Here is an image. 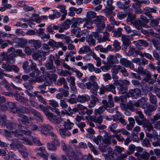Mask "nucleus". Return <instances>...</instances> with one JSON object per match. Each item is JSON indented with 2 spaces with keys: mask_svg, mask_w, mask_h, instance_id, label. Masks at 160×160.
<instances>
[{
  "mask_svg": "<svg viewBox=\"0 0 160 160\" xmlns=\"http://www.w3.org/2000/svg\"><path fill=\"white\" fill-rule=\"evenodd\" d=\"M16 155L12 151H9L8 152V154H6V156L4 158V159L6 160H9L11 158H14L17 157Z\"/></svg>",
  "mask_w": 160,
  "mask_h": 160,
  "instance_id": "nucleus-49",
  "label": "nucleus"
},
{
  "mask_svg": "<svg viewBox=\"0 0 160 160\" xmlns=\"http://www.w3.org/2000/svg\"><path fill=\"white\" fill-rule=\"evenodd\" d=\"M122 102L123 103H121V108L123 110L126 111L127 109H130V110L132 112L134 111L137 109L136 110L134 107H132L131 105H130V104L129 103H127V104L126 102Z\"/></svg>",
  "mask_w": 160,
  "mask_h": 160,
  "instance_id": "nucleus-24",
  "label": "nucleus"
},
{
  "mask_svg": "<svg viewBox=\"0 0 160 160\" xmlns=\"http://www.w3.org/2000/svg\"><path fill=\"white\" fill-rule=\"evenodd\" d=\"M130 0L122 1L121 2V9H127L131 6Z\"/></svg>",
  "mask_w": 160,
  "mask_h": 160,
  "instance_id": "nucleus-40",
  "label": "nucleus"
},
{
  "mask_svg": "<svg viewBox=\"0 0 160 160\" xmlns=\"http://www.w3.org/2000/svg\"><path fill=\"white\" fill-rule=\"evenodd\" d=\"M146 135L148 138L149 139L153 138L154 140H155L156 138H158V134L156 131L155 130H152V131L149 132H146Z\"/></svg>",
  "mask_w": 160,
  "mask_h": 160,
  "instance_id": "nucleus-30",
  "label": "nucleus"
},
{
  "mask_svg": "<svg viewBox=\"0 0 160 160\" xmlns=\"http://www.w3.org/2000/svg\"><path fill=\"white\" fill-rule=\"evenodd\" d=\"M15 123L10 122L7 123L6 125V128L8 130L11 131L14 129L16 126Z\"/></svg>",
  "mask_w": 160,
  "mask_h": 160,
  "instance_id": "nucleus-51",
  "label": "nucleus"
},
{
  "mask_svg": "<svg viewBox=\"0 0 160 160\" xmlns=\"http://www.w3.org/2000/svg\"><path fill=\"white\" fill-rule=\"evenodd\" d=\"M39 107L50 121L57 124H59L62 121V120L61 118L56 116L53 113L51 112L49 110V109H50L58 115H60V111L58 108H56L57 107L52 108L48 106L46 107L41 104L39 105Z\"/></svg>",
  "mask_w": 160,
  "mask_h": 160,
  "instance_id": "nucleus-1",
  "label": "nucleus"
},
{
  "mask_svg": "<svg viewBox=\"0 0 160 160\" xmlns=\"http://www.w3.org/2000/svg\"><path fill=\"white\" fill-rule=\"evenodd\" d=\"M77 106H78L77 109L79 114L84 115L86 114L88 115H90L92 114L93 111L92 109H89L87 107L80 104H78Z\"/></svg>",
  "mask_w": 160,
  "mask_h": 160,
  "instance_id": "nucleus-7",
  "label": "nucleus"
},
{
  "mask_svg": "<svg viewBox=\"0 0 160 160\" xmlns=\"http://www.w3.org/2000/svg\"><path fill=\"white\" fill-rule=\"evenodd\" d=\"M105 110V107L103 106L100 107L98 108L95 109L94 110L95 114L97 115L102 114Z\"/></svg>",
  "mask_w": 160,
  "mask_h": 160,
  "instance_id": "nucleus-55",
  "label": "nucleus"
},
{
  "mask_svg": "<svg viewBox=\"0 0 160 160\" xmlns=\"http://www.w3.org/2000/svg\"><path fill=\"white\" fill-rule=\"evenodd\" d=\"M102 102L104 106L109 108H113L114 107V102L112 100V95H109L108 96V101L107 100L103 99L102 101Z\"/></svg>",
  "mask_w": 160,
  "mask_h": 160,
  "instance_id": "nucleus-13",
  "label": "nucleus"
},
{
  "mask_svg": "<svg viewBox=\"0 0 160 160\" xmlns=\"http://www.w3.org/2000/svg\"><path fill=\"white\" fill-rule=\"evenodd\" d=\"M149 101L151 103L155 104L157 102V100L156 96L152 93L149 94Z\"/></svg>",
  "mask_w": 160,
  "mask_h": 160,
  "instance_id": "nucleus-59",
  "label": "nucleus"
},
{
  "mask_svg": "<svg viewBox=\"0 0 160 160\" xmlns=\"http://www.w3.org/2000/svg\"><path fill=\"white\" fill-rule=\"evenodd\" d=\"M86 41L88 42L89 44L94 45L95 43V41L93 38L92 35H88L87 37Z\"/></svg>",
  "mask_w": 160,
  "mask_h": 160,
  "instance_id": "nucleus-63",
  "label": "nucleus"
},
{
  "mask_svg": "<svg viewBox=\"0 0 160 160\" xmlns=\"http://www.w3.org/2000/svg\"><path fill=\"white\" fill-rule=\"evenodd\" d=\"M60 143L58 142V144L55 143L54 142L51 141V143L47 144V147L48 149L50 150L55 151L57 149V147L58 146H59Z\"/></svg>",
  "mask_w": 160,
  "mask_h": 160,
  "instance_id": "nucleus-34",
  "label": "nucleus"
},
{
  "mask_svg": "<svg viewBox=\"0 0 160 160\" xmlns=\"http://www.w3.org/2000/svg\"><path fill=\"white\" fill-rule=\"evenodd\" d=\"M92 120L95 123L100 124L102 122L103 117L101 115L98 117L94 116L92 119Z\"/></svg>",
  "mask_w": 160,
  "mask_h": 160,
  "instance_id": "nucleus-43",
  "label": "nucleus"
},
{
  "mask_svg": "<svg viewBox=\"0 0 160 160\" xmlns=\"http://www.w3.org/2000/svg\"><path fill=\"white\" fill-rule=\"evenodd\" d=\"M7 53H9V54L6 56L5 60L8 62L9 63H13L15 62V58L16 57L15 53H14L12 51L8 52V50Z\"/></svg>",
  "mask_w": 160,
  "mask_h": 160,
  "instance_id": "nucleus-19",
  "label": "nucleus"
},
{
  "mask_svg": "<svg viewBox=\"0 0 160 160\" xmlns=\"http://www.w3.org/2000/svg\"><path fill=\"white\" fill-rule=\"evenodd\" d=\"M150 19L151 21L150 22V25L151 26L155 27L158 25L160 20V18H157L153 19V18L152 19Z\"/></svg>",
  "mask_w": 160,
  "mask_h": 160,
  "instance_id": "nucleus-52",
  "label": "nucleus"
},
{
  "mask_svg": "<svg viewBox=\"0 0 160 160\" xmlns=\"http://www.w3.org/2000/svg\"><path fill=\"white\" fill-rule=\"evenodd\" d=\"M74 123L71 122L69 119H67L66 122H64V126L66 129H71L74 125Z\"/></svg>",
  "mask_w": 160,
  "mask_h": 160,
  "instance_id": "nucleus-50",
  "label": "nucleus"
},
{
  "mask_svg": "<svg viewBox=\"0 0 160 160\" xmlns=\"http://www.w3.org/2000/svg\"><path fill=\"white\" fill-rule=\"evenodd\" d=\"M98 88V87L97 83L95 82H92V88L91 92L94 95H96L97 93V91Z\"/></svg>",
  "mask_w": 160,
  "mask_h": 160,
  "instance_id": "nucleus-61",
  "label": "nucleus"
},
{
  "mask_svg": "<svg viewBox=\"0 0 160 160\" xmlns=\"http://www.w3.org/2000/svg\"><path fill=\"white\" fill-rule=\"evenodd\" d=\"M45 67L47 70L49 71L50 72H54L56 71V68L53 65V63L47 62L45 64Z\"/></svg>",
  "mask_w": 160,
  "mask_h": 160,
  "instance_id": "nucleus-32",
  "label": "nucleus"
},
{
  "mask_svg": "<svg viewBox=\"0 0 160 160\" xmlns=\"http://www.w3.org/2000/svg\"><path fill=\"white\" fill-rule=\"evenodd\" d=\"M8 52L10 51L13 52L14 53H15L16 57L19 56L20 57L24 58L26 56L25 54L22 52L21 49H18L16 50L13 47L9 48L8 49Z\"/></svg>",
  "mask_w": 160,
  "mask_h": 160,
  "instance_id": "nucleus-25",
  "label": "nucleus"
},
{
  "mask_svg": "<svg viewBox=\"0 0 160 160\" xmlns=\"http://www.w3.org/2000/svg\"><path fill=\"white\" fill-rule=\"evenodd\" d=\"M33 59L36 61H38L39 66L42 65V61H44L46 59V54L44 52H40L39 53H35L32 55Z\"/></svg>",
  "mask_w": 160,
  "mask_h": 160,
  "instance_id": "nucleus-9",
  "label": "nucleus"
},
{
  "mask_svg": "<svg viewBox=\"0 0 160 160\" xmlns=\"http://www.w3.org/2000/svg\"><path fill=\"white\" fill-rule=\"evenodd\" d=\"M146 106V108L144 110V112L148 116H150L151 115V113L155 110L157 108L156 105H150V104H147Z\"/></svg>",
  "mask_w": 160,
  "mask_h": 160,
  "instance_id": "nucleus-20",
  "label": "nucleus"
},
{
  "mask_svg": "<svg viewBox=\"0 0 160 160\" xmlns=\"http://www.w3.org/2000/svg\"><path fill=\"white\" fill-rule=\"evenodd\" d=\"M81 31L80 28L79 27H75V28H73L71 30L72 36H75L77 38L80 37L81 36L80 34Z\"/></svg>",
  "mask_w": 160,
  "mask_h": 160,
  "instance_id": "nucleus-36",
  "label": "nucleus"
},
{
  "mask_svg": "<svg viewBox=\"0 0 160 160\" xmlns=\"http://www.w3.org/2000/svg\"><path fill=\"white\" fill-rule=\"evenodd\" d=\"M105 88L107 91H110L113 93H116V92L115 90V87L112 84L106 86Z\"/></svg>",
  "mask_w": 160,
  "mask_h": 160,
  "instance_id": "nucleus-56",
  "label": "nucleus"
},
{
  "mask_svg": "<svg viewBox=\"0 0 160 160\" xmlns=\"http://www.w3.org/2000/svg\"><path fill=\"white\" fill-rule=\"evenodd\" d=\"M140 89L136 88L135 89H130L128 92H126L125 93H123L121 95V102H127V99L130 97H132L134 98L139 97L141 94Z\"/></svg>",
  "mask_w": 160,
  "mask_h": 160,
  "instance_id": "nucleus-3",
  "label": "nucleus"
},
{
  "mask_svg": "<svg viewBox=\"0 0 160 160\" xmlns=\"http://www.w3.org/2000/svg\"><path fill=\"white\" fill-rule=\"evenodd\" d=\"M153 36L154 37L152 40L153 44L157 50H160V35L156 33H154Z\"/></svg>",
  "mask_w": 160,
  "mask_h": 160,
  "instance_id": "nucleus-12",
  "label": "nucleus"
},
{
  "mask_svg": "<svg viewBox=\"0 0 160 160\" xmlns=\"http://www.w3.org/2000/svg\"><path fill=\"white\" fill-rule=\"evenodd\" d=\"M48 135L51 136L52 139L53 140L52 141L54 142L55 143H57L58 144V142H59L58 137L54 132H51L49 133Z\"/></svg>",
  "mask_w": 160,
  "mask_h": 160,
  "instance_id": "nucleus-60",
  "label": "nucleus"
},
{
  "mask_svg": "<svg viewBox=\"0 0 160 160\" xmlns=\"http://www.w3.org/2000/svg\"><path fill=\"white\" fill-rule=\"evenodd\" d=\"M67 101L72 104L76 103L78 102L77 98H76L74 94H71L69 98L67 99Z\"/></svg>",
  "mask_w": 160,
  "mask_h": 160,
  "instance_id": "nucleus-46",
  "label": "nucleus"
},
{
  "mask_svg": "<svg viewBox=\"0 0 160 160\" xmlns=\"http://www.w3.org/2000/svg\"><path fill=\"white\" fill-rule=\"evenodd\" d=\"M59 28V26L54 25L52 26V25H48L47 28V33L49 35L51 34H54L55 32H54V30H57Z\"/></svg>",
  "mask_w": 160,
  "mask_h": 160,
  "instance_id": "nucleus-26",
  "label": "nucleus"
},
{
  "mask_svg": "<svg viewBox=\"0 0 160 160\" xmlns=\"http://www.w3.org/2000/svg\"><path fill=\"white\" fill-rule=\"evenodd\" d=\"M92 51L90 47L86 45L81 48L78 51V53L80 54L89 53L90 54V53Z\"/></svg>",
  "mask_w": 160,
  "mask_h": 160,
  "instance_id": "nucleus-31",
  "label": "nucleus"
},
{
  "mask_svg": "<svg viewBox=\"0 0 160 160\" xmlns=\"http://www.w3.org/2000/svg\"><path fill=\"white\" fill-rule=\"evenodd\" d=\"M130 105H131L132 107H134L133 106H136L137 107H139L143 104L141 100H138L137 102L133 100L131 103H130Z\"/></svg>",
  "mask_w": 160,
  "mask_h": 160,
  "instance_id": "nucleus-53",
  "label": "nucleus"
},
{
  "mask_svg": "<svg viewBox=\"0 0 160 160\" xmlns=\"http://www.w3.org/2000/svg\"><path fill=\"white\" fill-rule=\"evenodd\" d=\"M32 114L33 115L35 119L37 120L39 122H43V117L40 112L35 109L34 112H32Z\"/></svg>",
  "mask_w": 160,
  "mask_h": 160,
  "instance_id": "nucleus-35",
  "label": "nucleus"
},
{
  "mask_svg": "<svg viewBox=\"0 0 160 160\" xmlns=\"http://www.w3.org/2000/svg\"><path fill=\"white\" fill-rule=\"evenodd\" d=\"M103 36L99 39V43L105 42L106 41H109V33L107 32H104L103 33Z\"/></svg>",
  "mask_w": 160,
  "mask_h": 160,
  "instance_id": "nucleus-54",
  "label": "nucleus"
},
{
  "mask_svg": "<svg viewBox=\"0 0 160 160\" xmlns=\"http://www.w3.org/2000/svg\"><path fill=\"white\" fill-rule=\"evenodd\" d=\"M8 108L10 109L11 111L14 113L18 111V108L17 107L15 103L12 102H8L7 103Z\"/></svg>",
  "mask_w": 160,
  "mask_h": 160,
  "instance_id": "nucleus-38",
  "label": "nucleus"
},
{
  "mask_svg": "<svg viewBox=\"0 0 160 160\" xmlns=\"http://www.w3.org/2000/svg\"><path fill=\"white\" fill-rule=\"evenodd\" d=\"M136 113L138 114L139 118L142 120H140L138 116H135V118L136 122L139 125H142L144 128H146L148 131V132H149L154 130L153 127L150 122L148 120H147L144 117V115L143 114L141 109L139 108L136 110Z\"/></svg>",
  "mask_w": 160,
  "mask_h": 160,
  "instance_id": "nucleus-2",
  "label": "nucleus"
},
{
  "mask_svg": "<svg viewBox=\"0 0 160 160\" xmlns=\"http://www.w3.org/2000/svg\"><path fill=\"white\" fill-rule=\"evenodd\" d=\"M71 23V21L68 19L65 20L62 24V26L65 30L68 29L70 28V25Z\"/></svg>",
  "mask_w": 160,
  "mask_h": 160,
  "instance_id": "nucleus-58",
  "label": "nucleus"
},
{
  "mask_svg": "<svg viewBox=\"0 0 160 160\" xmlns=\"http://www.w3.org/2000/svg\"><path fill=\"white\" fill-rule=\"evenodd\" d=\"M105 158L106 160H120V147L116 146L113 154L106 155Z\"/></svg>",
  "mask_w": 160,
  "mask_h": 160,
  "instance_id": "nucleus-6",
  "label": "nucleus"
},
{
  "mask_svg": "<svg viewBox=\"0 0 160 160\" xmlns=\"http://www.w3.org/2000/svg\"><path fill=\"white\" fill-rule=\"evenodd\" d=\"M18 152L25 159H28V155H31L32 154L31 152L29 150H27L26 148V150L24 149H20L18 150Z\"/></svg>",
  "mask_w": 160,
  "mask_h": 160,
  "instance_id": "nucleus-27",
  "label": "nucleus"
},
{
  "mask_svg": "<svg viewBox=\"0 0 160 160\" xmlns=\"http://www.w3.org/2000/svg\"><path fill=\"white\" fill-rule=\"evenodd\" d=\"M40 131L42 133L45 135H48L50 131L52 129V126L48 124H44L40 127Z\"/></svg>",
  "mask_w": 160,
  "mask_h": 160,
  "instance_id": "nucleus-11",
  "label": "nucleus"
},
{
  "mask_svg": "<svg viewBox=\"0 0 160 160\" xmlns=\"http://www.w3.org/2000/svg\"><path fill=\"white\" fill-rule=\"evenodd\" d=\"M141 75L145 76L142 79L141 83L145 87L147 86V82L149 84H152L156 82V80L152 78L151 72L147 69H145L142 72Z\"/></svg>",
  "mask_w": 160,
  "mask_h": 160,
  "instance_id": "nucleus-4",
  "label": "nucleus"
},
{
  "mask_svg": "<svg viewBox=\"0 0 160 160\" xmlns=\"http://www.w3.org/2000/svg\"><path fill=\"white\" fill-rule=\"evenodd\" d=\"M149 153L145 152L143 153L142 154L140 155V157L142 160H157V158L155 156H152L149 160Z\"/></svg>",
  "mask_w": 160,
  "mask_h": 160,
  "instance_id": "nucleus-29",
  "label": "nucleus"
},
{
  "mask_svg": "<svg viewBox=\"0 0 160 160\" xmlns=\"http://www.w3.org/2000/svg\"><path fill=\"white\" fill-rule=\"evenodd\" d=\"M88 68V69L90 72L93 71L95 67L94 65L91 63H88L87 65H84V66L81 68V69L83 70H86Z\"/></svg>",
  "mask_w": 160,
  "mask_h": 160,
  "instance_id": "nucleus-42",
  "label": "nucleus"
},
{
  "mask_svg": "<svg viewBox=\"0 0 160 160\" xmlns=\"http://www.w3.org/2000/svg\"><path fill=\"white\" fill-rule=\"evenodd\" d=\"M142 52L138 50H137L133 47L130 48L128 51L127 52L126 51H124V54L128 56H133L134 57L138 55L141 54Z\"/></svg>",
  "mask_w": 160,
  "mask_h": 160,
  "instance_id": "nucleus-15",
  "label": "nucleus"
},
{
  "mask_svg": "<svg viewBox=\"0 0 160 160\" xmlns=\"http://www.w3.org/2000/svg\"><path fill=\"white\" fill-rule=\"evenodd\" d=\"M18 127L19 131L17 130H15L12 131V132L14 134L15 137H18L19 136H20L24 132V130H26L28 129L29 127H25L22 126L21 124H19L18 125Z\"/></svg>",
  "mask_w": 160,
  "mask_h": 160,
  "instance_id": "nucleus-17",
  "label": "nucleus"
},
{
  "mask_svg": "<svg viewBox=\"0 0 160 160\" xmlns=\"http://www.w3.org/2000/svg\"><path fill=\"white\" fill-rule=\"evenodd\" d=\"M28 42L33 44V46L36 49L39 48L41 46V43L38 40L30 39L28 40Z\"/></svg>",
  "mask_w": 160,
  "mask_h": 160,
  "instance_id": "nucleus-33",
  "label": "nucleus"
},
{
  "mask_svg": "<svg viewBox=\"0 0 160 160\" xmlns=\"http://www.w3.org/2000/svg\"><path fill=\"white\" fill-rule=\"evenodd\" d=\"M106 20V18L104 16H97L95 19L93 20V22L96 25L97 28V31L99 32H101L102 30L105 27L104 21Z\"/></svg>",
  "mask_w": 160,
  "mask_h": 160,
  "instance_id": "nucleus-5",
  "label": "nucleus"
},
{
  "mask_svg": "<svg viewBox=\"0 0 160 160\" xmlns=\"http://www.w3.org/2000/svg\"><path fill=\"white\" fill-rule=\"evenodd\" d=\"M133 26L136 29L138 30L141 29L142 27L147 28L149 27L143 22L139 20H136L133 22L132 24Z\"/></svg>",
  "mask_w": 160,
  "mask_h": 160,
  "instance_id": "nucleus-18",
  "label": "nucleus"
},
{
  "mask_svg": "<svg viewBox=\"0 0 160 160\" xmlns=\"http://www.w3.org/2000/svg\"><path fill=\"white\" fill-rule=\"evenodd\" d=\"M18 116L21 118H18V121L20 123H22L23 124H25L27 123H29V122L31 120V118L22 114H18Z\"/></svg>",
  "mask_w": 160,
  "mask_h": 160,
  "instance_id": "nucleus-22",
  "label": "nucleus"
},
{
  "mask_svg": "<svg viewBox=\"0 0 160 160\" xmlns=\"http://www.w3.org/2000/svg\"><path fill=\"white\" fill-rule=\"evenodd\" d=\"M49 44L53 47L58 48L63 45V43L61 42H56L52 39H50Z\"/></svg>",
  "mask_w": 160,
  "mask_h": 160,
  "instance_id": "nucleus-37",
  "label": "nucleus"
},
{
  "mask_svg": "<svg viewBox=\"0 0 160 160\" xmlns=\"http://www.w3.org/2000/svg\"><path fill=\"white\" fill-rule=\"evenodd\" d=\"M38 93H39V91H35L34 92V94L37 97L39 102L42 103L43 104L46 105L47 104V102L42 95L38 94Z\"/></svg>",
  "mask_w": 160,
  "mask_h": 160,
  "instance_id": "nucleus-44",
  "label": "nucleus"
},
{
  "mask_svg": "<svg viewBox=\"0 0 160 160\" xmlns=\"http://www.w3.org/2000/svg\"><path fill=\"white\" fill-rule=\"evenodd\" d=\"M113 46L114 50L116 51L120 50V42L118 40H115L114 41Z\"/></svg>",
  "mask_w": 160,
  "mask_h": 160,
  "instance_id": "nucleus-64",
  "label": "nucleus"
},
{
  "mask_svg": "<svg viewBox=\"0 0 160 160\" xmlns=\"http://www.w3.org/2000/svg\"><path fill=\"white\" fill-rule=\"evenodd\" d=\"M115 9L114 6H111L108 8H107L103 10V11L107 15H111L112 13L113 10Z\"/></svg>",
  "mask_w": 160,
  "mask_h": 160,
  "instance_id": "nucleus-48",
  "label": "nucleus"
},
{
  "mask_svg": "<svg viewBox=\"0 0 160 160\" xmlns=\"http://www.w3.org/2000/svg\"><path fill=\"white\" fill-rule=\"evenodd\" d=\"M129 84V82L127 80H121V94L122 95L128 91V88Z\"/></svg>",
  "mask_w": 160,
  "mask_h": 160,
  "instance_id": "nucleus-16",
  "label": "nucleus"
},
{
  "mask_svg": "<svg viewBox=\"0 0 160 160\" xmlns=\"http://www.w3.org/2000/svg\"><path fill=\"white\" fill-rule=\"evenodd\" d=\"M122 35V34L121 33V36L122 37L121 39L123 42L122 49L123 51V52L124 53V51H126L125 50L129 46L131 43V42L129 38L127 36L124 35Z\"/></svg>",
  "mask_w": 160,
  "mask_h": 160,
  "instance_id": "nucleus-10",
  "label": "nucleus"
},
{
  "mask_svg": "<svg viewBox=\"0 0 160 160\" xmlns=\"http://www.w3.org/2000/svg\"><path fill=\"white\" fill-rule=\"evenodd\" d=\"M121 64L125 67H129V68L132 69H133L134 68L133 64L125 58L121 59Z\"/></svg>",
  "mask_w": 160,
  "mask_h": 160,
  "instance_id": "nucleus-21",
  "label": "nucleus"
},
{
  "mask_svg": "<svg viewBox=\"0 0 160 160\" xmlns=\"http://www.w3.org/2000/svg\"><path fill=\"white\" fill-rule=\"evenodd\" d=\"M90 99V97L86 94L79 95L77 97L78 102H79L81 103H84L86 101H88Z\"/></svg>",
  "mask_w": 160,
  "mask_h": 160,
  "instance_id": "nucleus-28",
  "label": "nucleus"
},
{
  "mask_svg": "<svg viewBox=\"0 0 160 160\" xmlns=\"http://www.w3.org/2000/svg\"><path fill=\"white\" fill-rule=\"evenodd\" d=\"M107 62L109 65H113L119 63V61L116 58V56L113 55H110L107 58Z\"/></svg>",
  "mask_w": 160,
  "mask_h": 160,
  "instance_id": "nucleus-23",
  "label": "nucleus"
},
{
  "mask_svg": "<svg viewBox=\"0 0 160 160\" xmlns=\"http://www.w3.org/2000/svg\"><path fill=\"white\" fill-rule=\"evenodd\" d=\"M22 68L25 72L27 73L29 72L31 70L29 66V62L27 61H25L23 63Z\"/></svg>",
  "mask_w": 160,
  "mask_h": 160,
  "instance_id": "nucleus-57",
  "label": "nucleus"
},
{
  "mask_svg": "<svg viewBox=\"0 0 160 160\" xmlns=\"http://www.w3.org/2000/svg\"><path fill=\"white\" fill-rule=\"evenodd\" d=\"M59 132L63 138H65L66 136H69L71 135V133L66 129H60Z\"/></svg>",
  "mask_w": 160,
  "mask_h": 160,
  "instance_id": "nucleus-45",
  "label": "nucleus"
},
{
  "mask_svg": "<svg viewBox=\"0 0 160 160\" xmlns=\"http://www.w3.org/2000/svg\"><path fill=\"white\" fill-rule=\"evenodd\" d=\"M11 149L14 150L24 149L26 150V148L22 144L19 143L18 141L16 139H13L12 140V143L10 144Z\"/></svg>",
  "mask_w": 160,
  "mask_h": 160,
  "instance_id": "nucleus-8",
  "label": "nucleus"
},
{
  "mask_svg": "<svg viewBox=\"0 0 160 160\" xmlns=\"http://www.w3.org/2000/svg\"><path fill=\"white\" fill-rule=\"evenodd\" d=\"M93 141L97 145L99 144V142H101V140L103 139L102 137L100 135H98L97 137L92 136Z\"/></svg>",
  "mask_w": 160,
  "mask_h": 160,
  "instance_id": "nucleus-62",
  "label": "nucleus"
},
{
  "mask_svg": "<svg viewBox=\"0 0 160 160\" xmlns=\"http://www.w3.org/2000/svg\"><path fill=\"white\" fill-rule=\"evenodd\" d=\"M11 44V42L9 40L3 41L2 39H0V48L2 49L4 48Z\"/></svg>",
  "mask_w": 160,
  "mask_h": 160,
  "instance_id": "nucleus-41",
  "label": "nucleus"
},
{
  "mask_svg": "<svg viewBox=\"0 0 160 160\" xmlns=\"http://www.w3.org/2000/svg\"><path fill=\"white\" fill-rule=\"evenodd\" d=\"M44 29L42 28H39L38 30L37 35L40 37L42 40L44 41H47L50 38V35L44 32Z\"/></svg>",
  "mask_w": 160,
  "mask_h": 160,
  "instance_id": "nucleus-14",
  "label": "nucleus"
},
{
  "mask_svg": "<svg viewBox=\"0 0 160 160\" xmlns=\"http://www.w3.org/2000/svg\"><path fill=\"white\" fill-rule=\"evenodd\" d=\"M112 137L108 133H106L104 136V139H103V142L105 144H109L111 143V139Z\"/></svg>",
  "mask_w": 160,
  "mask_h": 160,
  "instance_id": "nucleus-47",
  "label": "nucleus"
},
{
  "mask_svg": "<svg viewBox=\"0 0 160 160\" xmlns=\"http://www.w3.org/2000/svg\"><path fill=\"white\" fill-rule=\"evenodd\" d=\"M118 126L117 123H114L110 125L109 127V130L113 132L115 134H117L118 133L120 132V130H115Z\"/></svg>",
  "mask_w": 160,
  "mask_h": 160,
  "instance_id": "nucleus-39",
  "label": "nucleus"
}]
</instances>
